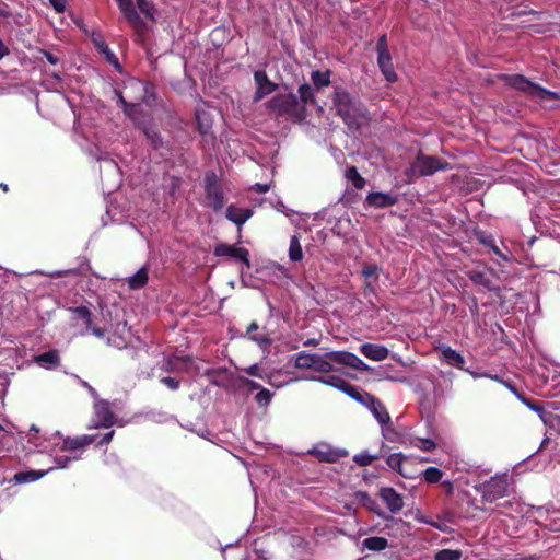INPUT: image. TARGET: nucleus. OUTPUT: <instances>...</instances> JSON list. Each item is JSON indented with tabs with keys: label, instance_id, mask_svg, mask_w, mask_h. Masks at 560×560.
Wrapping results in <instances>:
<instances>
[{
	"label": "nucleus",
	"instance_id": "obj_1",
	"mask_svg": "<svg viewBox=\"0 0 560 560\" xmlns=\"http://www.w3.org/2000/svg\"><path fill=\"white\" fill-rule=\"evenodd\" d=\"M332 104L336 115L351 131H359L370 122L369 113L364 104L355 100L342 86H336L332 94Z\"/></svg>",
	"mask_w": 560,
	"mask_h": 560
},
{
	"label": "nucleus",
	"instance_id": "obj_2",
	"mask_svg": "<svg viewBox=\"0 0 560 560\" xmlns=\"http://www.w3.org/2000/svg\"><path fill=\"white\" fill-rule=\"evenodd\" d=\"M478 462L472 458H459L457 455V472L465 470L468 476L472 477L474 488L481 494L482 501L492 503L501 498L508 497L510 493V476L508 474L495 475L488 481L476 485V469Z\"/></svg>",
	"mask_w": 560,
	"mask_h": 560
},
{
	"label": "nucleus",
	"instance_id": "obj_3",
	"mask_svg": "<svg viewBox=\"0 0 560 560\" xmlns=\"http://www.w3.org/2000/svg\"><path fill=\"white\" fill-rule=\"evenodd\" d=\"M334 363L352 368L358 371H366L369 366L358 355L349 351H329L324 354L315 353L313 370L318 373L336 371Z\"/></svg>",
	"mask_w": 560,
	"mask_h": 560
},
{
	"label": "nucleus",
	"instance_id": "obj_4",
	"mask_svg": "<svg viewBox=\"0 0 560 560\" xmlns=\"http://www.w3.org/2000/svg\"><path fill=\"white\" fill-rule=\"evenodd\" d=\"M266 106L277 118L285 116L294 122H302L307 116L306 108L301 105L298 96L293 93L277 94Z\"/></svg>",
	"mask_w": 560,
	"mask_h": 560
},
{
	"label": "nucleus",
	"instance_id": "obj_5",
	"mask_svg": "<svg viewBox=\"0 0 560 560\" xmlns=\"http://www.w3.org/2000/svg\"><path fill=\"white\" fill-rule=\"evenodd\" d=\"M506 83L517 91L525 93L532 98H538L541 101H555L559 96L556 92L547 90L546 88L529 81L523 74H512L506 78Z\"/></svg>",
	"mask_w": 560,
	"mask_h": 560
},
{
	"label": "nucleus",
	"instance_id": "obj_6",
	"mask_svg": "<svg viewBox=\"0 0 560 560\" xmlns=\"http://www.w3.org/2000/svg\"><path fill=\"white\" fill-rule=\"evenodd\" d=\"M206 206L219 212L225 205V195L221 179L213 171H208L203 178Z\"/></svg>",
	"mask_w": 560,
	"mask_h": 560
},
{
	"label": "nucleus",
	"instance_id": "obj_7",
	"mask_svg": "<svg viewBox=\"0 0 560 560\" xmlns=\"http://www.w3.org/2000/svg\"><path fill=\"white\" fill-rule=\"evenodd\" d=\"M254 80L256 84V91L254 94V102H259L267 95L273 93L278 89V84L269 80L266 71L257 70L254 72Z\"/></svg>",
	"mask_w": 560,
	"mask_h": 560
},
{
	"label": "nucleus",
	"instance_id": "obj_8",
	"mask_svg": "<svg viewBox=\"0 0 560 560\" xmlns=\"http://www.w3.org/2000/svg\"><path fill=\"white\" fill-rule=\"evenodd\" d=\"M213 254L217 257H232L249 266V252L244 247L220 243L214 247Z\"/></svg>",
	"mask_w": 560,
	"mask_h": 560
},
{
	"label": "nucleus",
	"instance_id": "obj_9",
	"mask_svg": "<svg viewBox=\"0 0 560 560\" xmlns=\"http://www.w3.org/2000/svg\"><path fill=\"white\" fill-rule=\"evenodd\" d=\"M69 311L74 315L75 319L83 320L86 330L91 331L95 337L103 338L105 330L101 327L94 326L92 320V312L84 305L70 307Z\"/></svg>",
	"mask_w": 560,
	"mask_h": 560
},
{
	"label": "nucleus",
	"instance_id": "obj_10",
	"mask_svg": "<svg viewBox=\"0 0 560 560\" xmlns=\"http://www.w3.org/2000/svg\"><path fill=\"white\" fill-rule=\"evenodd\" d=\"M137 129L142 131L149 145L153 150H158L163 147V139L161 132L151 120L138 121Z\"/></svg>",
	"mask_w": 560,
	"mask_h": 560
},
{
	"label": "nucleus",
	"instance_id": "obj_11",
	"mask_svg": "<svg viewBox=\"0 0 560 560\" xmlns=\"http://www.w3.org/2000/svg\"><path fill=\"white\" fill-rule=\"evenodd\" d=\"M462 270L475 284L492 290V280L489 277L485 265L478 264L471 269H468L465 265Z\"/></svg>",
	"mask_w": 560,
	"mask_h": 560
},
{
	"label": "nucleus",
	"instance_id": "obj_12",
	"mask_svg": "<svg viewBox=\"0 0 560 560\" xmlns=\"http://www.w3.org/2000/svg\"><path fill=\"white\" fill-rule=\"evenodd\" d=\"M380 498L387 505L393 514H397L404 508L402 497L392 487H383L380 489Z\"/></svg>",
	"mask_w": 560,
	"mask_h": 560
},
{
	"label": "nucleus",
	"instance_id": "obj_13",
	"mask_svg": "<svg viewBox=\"0 0 560 560\" xmlns=\"http://www.w3.org/2000/svg\"><path fill=\"white\" fill-rule=\"evenodd\" d=\"M397 202V196L382 191L370 192L364 200V205L366 207H372L375 209L388 208L396 205Z\"/></svg>",
	"mask_w": 560,
	"mask_h": 560
},
{
	"label": "nucleus",
	"instance_id": "obj_14",
	"mask_svg": "<svg viewBox=\"0 0 560 560\" xmlns=\"http://www.w3.org/2000/svg\"><path fill=\"white\" fill-rule=\"evenodd\" d=\"M95 428H110L116 420V416L106 401H101L95 405Z\"/></svg>",
	"mask_w": 560,
	"mask_h": 560
},
{
	"label": "nucleus",
	"instance_id": "obj_15",
	"mask_svg": "<svg viewBox=\"0 0 560 560\" xmlns=\"http://www.w3.org/2000/svg\"><path fill=\"white\" fill-rule=\"evenodd\" d=\"M254 214V211L249 208H238L235 205H230L226 208L225 217L229 221L233 222L238 228L241 233L242 225Z\"/></svg>",
	"mask_w": 560,
	"mask_h": 560
},
{
	"label": "nucleus",
	"instance_id": "obj_16",
	"mask_svg": "<svg viewBox=\"0 0 560 560\" xmlns=\"http://www.w3.org/2000/svg\"><path fill=\"white\" fill-rule=\"evenodd\" d=\"M442 167L440 159L435 156H419L415 163V170L422 176L432 175Z\"/></svg>",
	"mask_w": 560,
	"mask_h": 560
},
{
	"label": "nucleus",
	"instance_id": "obj_17",
	"mask_svg": "<svg viewBox=\"0 0 560 560\" xmlns=\"http://www.w3.org/2000/svg\"><path fill=\"white\" fill-rule=\"evenodd\" d=\"M360 352L373 361H383L389 355V350L387 347L372 342H365L361 345Z\"/></svg>",
	"mask_w": 560,
	"mask_h": 560
},
{
	"label": "nucleus",
	"instance_id": "obj_18",
	"mask_svg": "<svg viewBox=\"0 0 560 560\" xmlns=\"http://www.w3.org/2000/svg\"><path fill=\"white\" fill-rule=\"evenodd\" d=\"M96 441V435L84 434L81 436L70 438L67 436L62 441L61 451H75L84 448Z\"/></svg>",
	"mask_w": 560,
	"mask_h": 560
},
{
	"label": "nucleus",
	"instance_id": "obj_19",
	"mask_svg": "<svg viewBox=\"0 0 560 560\" xmlns=\"http://www.w3.org/2000/svg\"><path fill=\"white\" fill-rule=\"evenodd\" d=\"M377 65L388 82L397 81L398 77L395 72L389 51L377 54Z\"/></svg>",
	"mask_w": 560,
	"mask_h": 560
},
{
	"label": "nucleus",
	"instance_id": "obj_20",
	"mask_svg": "<svg viewBox=\"0 0 560 560\" xmlns=\"http://www.w3.org/2000/svg\"><path fill=\"white\" fill-rule=\"evenodd\" d=\"M365 406L371 410L373 416L382 425L390 424V416L384 404L378 398L373 396V401H368Z\"/></svg>",
	"mask_w": 560,
	"mask_h": 560
},
{
	"label": "nucleus",
	"instance_id": "obj_21",
	"mask_svg": "<svg viewBox=\"0 0 560 560\" xmlns=\"http://www.w3.org/2000/svg\"><path fill=\"white\" fill-rule=\"evenodd\" d=\"M310 454L314 455L319 462L323 463H336L345 455L338 450H332L329 446L314 447L310 451Z\"/></svg>",
	"mask_w": 560,
	"mask_h": 560
},
{
	"label": "nucleus",
	"instance_id": "obj_22",
	"mask_svg": "<svg viewBox=\"0 0 560 560\" xmlns=\"http://www.w3.org/2000/svg\"><path fill=\"white\" fill-rule=\"evenodd\" d=\"M34 361L45 369L56 368L60 364V355L58 350H49L34 358Z\"/></svg>",
	"mask_w": 560,
	"mask_h": 560
},
{
	"label": "nucleus",
	"instance_id": "obj_23",
	"mask_svg": "<svg viewBox=\"0 0 560 560\" xmlns=\"http://www.w3.org/2000/svg\"><path fill=\"white\" fill-rule=\"evenodd\" d=\"M428 523L442 532H452L455 524V514L452 511H445Z\"/></svg>",
	"mask_w": 560,
	"mask_h": 560
},
{
	"label": "nucleus",
	"instance_id": "obj_24",
	"mask_svg": "<svg viewBox=\"0 0 560 560\" xmlns=\"http://www.w3.org/2000/svg\"><path fill=\"white\" fill-rule=\"evenodd\" d=\"M504 385L513 393L515 396L530 410L538 413L540 417L545 413V408L542 404L538 400H533L527 398L523 393H520L514 385L511 383H504Z\"/></svg>",
	"mask_w": 560,
	"mask_h": 560
},
{
	"label": "nucleus",
	"instance_id": "obj_25",
	"mask_svg": "<svg viewBox=\"0 0 560 560\" xmlns=\"http://www.w3.org/2000/svg\"><path fill=\"white\" fill-rule=\"evenodd\" d=\"M502 247H500L497 242L489 249L488 254L491 256V259L498 265L501 261L510 262L513 259L512 252L501 242Z\"/></svg>",
	"mask_w": 560,
	"mask_h": 560
},
{
	"label": "nucleus",
	"instance_id": "obj_26",
	"mask_svg": "<svg viewBox=\"0 0 560 560\" xmlns=\"http://www.w3.org/2000/svg\"><path fill=\"white\" fill-rule=\"evenodd\" d=\"M354 502L374 512L377 515H382L378 503L365 491H357L353 493Z\"/></svg>",
	"mask_w": 560,
	"mask_h": 560
},
{
	"label": "nucleus",
	"instance_id": "obj_27",
	"mask_svg": "<svg viewBox=\"0 0 560 560\" xmlns=\"http://www.w3.org/2000/svg\"><path fill=\"white\" fill-rule=\"evenodd\" d=\"M127 22L135 31L136 42L143 43L149 30L148 24L141 19L139 14L127 20Z\"/></svg>",
	"mask_w": 560,
	"mask_h": 560
},
{
	"label": "nucleus",
	"instance_id": "obj_28",
	"mask_svg": "<svg viewBox=\"0 0 560 560\" xmlns=\"http://www.w3.org/2000/svg\"><path fill=\"white\" fill-rule=\"evenodd\" d=\"M308 380L316 381V382H319L322 384L335 387V388L339 389L342 393L346 392V388H347V386L349 384L347 381H345L343 378H341L339 376H336V375L312 376Z\"/></svg>",
	"mask_w": 560,
	"mask_h": 560
},
{
	"label": "nucleus",
	"instance_id": "obj_29",
	"mask_svg": "<svg viewBox=\"0 0 560 560\" xmlns=\"http://www.w3.org/2000/svg\"><path fill=\"white\" fill-rule=\"evenodd\" d=\"M299 96H300V103L301 105H304L306 108V105H317V100L314 93V89L307 83H302L299 89Z\"/></svg>",
	"mask_w": 560,
	"mask_h": 560
},
{
	"label": "nucleus",
	"instance_id": "obj_30",
	"mask_svg": "<svg viewBox=\"0 0 560 560\" xmlns=\"http://www.w3.org/2000/svg\"><path fill=\"white\" fill-rule=\"evenodd\" d=\"M93 43L97 49V51L104 55L105 59L114 65L116 68H120L119 60L117 56L110 50L108 45L103 39L93 38Z\"/></svg>",
	"mask_w": 560,
	"mask_h": 560
},
{
	"label": "nucleus",
	"instance_id": "obj_31",
	"mask_svg": "<svg viewBox=\"0 0 560 560\" xmlns=\"http://www.w3.org/2000/svg\"><path fill=\"white\" fill-rule=\"evenodd\" d=\"M137 83L142 86L143 91L141 102L149 106H152L158 97L155 92V84L150 81H138Z\"/></svg>",
	"mask_w": 560,
	"mask_h": 560
},
{
	"label": "nucleus",
	"instance_id": "obj_32",
	"mask_svg": "<svg viewBox=\"0 0 560 560\" xmlns=\"http://www.w3.org/2000/svg\"><path fill=\"white\" fill-rule=\"evenodd\" d=\"M345 394L354 399L355 401L365 406L368 401H373V395L368 392L361 390L352 384H348Z\"/></svg>",
	"mask_w": 560,
	"mask_h": 560
},
{
	"label": "nucleus",
	"instance_id": "obj_33",
	"mask_svg": "<svg viewBox=\"0 0 560 560\" xmlns=\"http://www.w3.org/2000/svg\"><path fill=\"white\" fill-rule=\"evenodd\" d=\"M363 548L371 551H382L388 547V540L385 537L372 536L362 541Z\"/></svg>",
	"mask_w": 560,
	"mask_h": 560
},
{
	"label": "nucleus",
	"instance_id": "obj_34",
	"mask_svg": "<svg viewBox=\"0 0 560 560\" xmlns=\"http://www.w3.org/2000/svg\"><path fill=\"white\" fill-rule=\"evenodd\" d=\"M330 75H331L330 70H326L324 72L320 70L312 71L311 80L314 84V88L316 90H320L325 86L330 85V83H331Z\"/></svg>",
	"mask_w": 560,
	"mask_h": 560
},
{
	"label": "nucleus",
	"instance_id": "obj_35",
	"mask_svg": "<svg viewBox=\"0 0 560 560\" xmlns=\"http://www.w3.org/2000/svg\"><path fill=\"white\" fill-rule=\"evenodd\" d=\"M472 240L482 245L487 254L492 245L497 242L492 234L477 229L472 231Z\"/></svg>",
	"mask_w": 560,
	"mask_h": 560
},
{
	"label": "nucleus",
	"instance_id": "obj_36",
	"mask_svg": "<svg viewBox=\"0 0 560 560\" xmlns=\"http://www.w3.org/2000/svg\"><path fill=\"white\" fill-rule=\"evenodd\" d=\"M148 271L145 268H140L133 276L128 279V285L131 290H139L148 282Z\"/></svg>",
	"mask_w": 560,
	"mask_h": 560
},
{
	"label": "nucleus",
	"instance_id": "obj_37",
	"mask_svg": "<svg viewBox=\"0 0 560 560\" xmlns=\"http://www.w3.org/2000/svg\"><path fill=\"white\" fill-rule=\"evenodd\" d=\"M258 324L256 322H252L247 329L246 334L248 335V338L258 343L259 346H269L271 343V338L267 335H260V334H253L258 329Z\"/></svg>",
	"mask_w": 560,
	"mask_h": 560
},
{
	"label": "nucleus",
	"instance_id": "obj_38",
	"mask_svg": "<svg viewBox=\"0 0 560 560\" xmlns=\"http://www.w3.org/2000/svg\"><path fill=\"white\" fill-rule=\"evenodd\" d=\"M314 357L315 353H306L305 351H301L294 355V366L300 370H313Z\"/></svg>",
	"mask_w": 560,
	"mask_h": 560
},
{
	"label": "nucleus",
	"instance_id": "obj_39",
	"mask_svg": "<svg viewBox=\"0 0 560 560\" xmlns=\"http://www.w3.org/2000/svg\"><path fill=\"white\" fill-rule=\"evenodd\" d=\"M346 178L352 183L357 189H363L366 180L363 178L355 166H349L345 172Z\"/></svg>",
	"mask_w": 560,
	"mask_h": 560
},
{
	"label": "nucleus",
	"instance_id": "obj_40",
	"mask_svg": "<svg viewBox=\"0 0 560 560\" xmlns=\"http://www.w3.org/2000/svg\"><path fill=\"white\" fill-rule=\"evenodd\" d=\"M289 258L295 262L303 259V250L299 235H292L290 238Z\"/></svg>",
	"mask_w": 560,
	"mask_h": 560
},
{
	"label": "nucleus",
	"instance_id": "obj_41",
	"mask_svg": "<svg viewBox=\"0 0 560 560\" xmlns=\"http://www.w3.org/2000/svg\"><path fill=\"white\" fill-rule=\"evenodd\" d=\"M44 475H45L44 471H36V470L20 471L14 475L13 479L18 483H25V482L36 481L39 478H42Z\"/></svg>",
	"mask_w": 560,
	"mask_h": 560
},
{
	"label": "nucleus",
	"instance_id": "obj_42",
	"mask_svg": "<svg viewBox=\"0 0 560 560\" xmlns=\"http://www.w3.org/2000/svg\"><path fill=\"white\" fill-rule=\"evenodd\" d=\"M436 351H440V359L447 363L450 366L455 365V350L445 345H439L434 347Z\"/></svg>",
	"mask_w": 560,
	"mask_h": 560
},
{
	"label": "nucleus",
	"instance_id": "obj_43",
	"mask_svg": "<svg viewBox=\"0 0 560 560\" xmlns=\"http://www.w3.org/2000/svg\"><path fill=\"white\" fill-rule=\"evenodd\" d=\"M116 2L126 20H129L138 14L133 0H116Z\"/></svg>",
	"mask_w": 560,
	"mask_h": 560
},
{
	"label": "nucleus",
	"instance_id": "obj_44",
	"mask_svg": "<svg viewBox=\"0 0 560 560\" xmlns=\"http://www.w3.org/2000/svg\"><path fill=\"white\" fill-rule=\"evenodd\" d=\"M405 459L406 457L402 455V453H394L387 457L386 463L393 470L399 472L401 476H406L401 468L402 462Z\"/></svg>",
	"mask_w": 560,
	"mask_h": 560
},
{
	"label": "nucleus",
	"instance_id": "obj_45",
	"mask_svg": "<svg viewBox=\"0 0 560 560\" xmlns=\"http://www.w3.org/2000/svg\"><path fill=\"white\" fill-rule=\"evenodd\" d=\"M122 110H124V114L131 119V121L136 128H137L138 121H144V119H142L140 117V115L142 114V110L140 109L138 104L132 103L129 105V107H126Z\"/></svg>",
	"mask_w": 560,
	"mask_h": 560
},
{
	"label": "nucleus",
	"instance_id": "obj_46",
	"mask_svg": "<svg viewBox=\"0 0 560 560\" xmlns=\"http://www.w3.org/2000/svg\"><path fill=\"white\" fill-rule=\"evenodd\" d=\"M443 477V472L438 467H429L423 471V478L429 483H436Z\"/></svg>",
	"mask_w": 560,
	"mask_h": 560
},
{
	"label": "nucleus",
	"instance_id": "obj_47",
	"mask_svg": "<svg viewBox=\"0 0 560 560\" xmlns=\"http://www.w3.org/2000/svg\"><path fill=\"white\" fill-rule=\"evenodd\" d=\"M137 7L140 10V12L150 19L151 21H154V5L150 0H136Z\"/></svg>",
	"mask_w": 560,
	"mask_h": 560
},
{
	"label": "nucleus",
	"instance_id": "obj_48",
	"mask_svg": "<svg viewBox=\"0 0 560 560\" xmlns=\"http://www.w3.org/2000/svg\"><path fill=\"white\" fill-rule=\"evenodd\" d=\"M410 444L417 448H420L425 452H430L435 448L436 444L431 439H422V438H415L411 440Z\"/></svg>",
	"mask_w": 560,
	"mask_h": 560
},
{
	"label": "nucleus",
	"instance_id": "obj_49",
	"mask_svg": "<svg viewBox=\"0 0 560 560\" xmlns=\"http://www.w3.org/2000/svg\"><path fill=\"white\" fill-rule=\"evenodd\" d=\"M377 458L378 455H371L368 452H361L353 456V462L357 465L364 467L371 465Z\"/></svg>",
	"mask_w": 560,
	"mask_h": 560
},
{
	"label": "nucleus",
	"instance_id": "obj_50",
	"mask_svg": "<svg viewBox=\"0 0 560 560\" xmlns=\"http://www.w3.org/2000/svg\"><path fill=\"white\" fill-rule=\"evenodd\" d=\"M196 119H197V125H198V131L202 136L208 135L211 129V124L206 118V113H197Z\"/></svg>",
	"mask_w": 560,
	"mask_h": 560
},
{
	"label": "nucleus",
	"instance_id": "obj_51",
	"mask_svg": "<svg viewBox=\"0 0 560 560\" xmlns=\"http://www.w3.org/2000/svg\"><path fill=\"white\" fill-rule=\"evenodd\" d=\"M272 398V393L267 388H260L255 396V400L260 406H266L270 402Z\"/></svg>",
	"mask_w": 560,
	"mask_h": 560
},
{
	"label": "nucleus",
	"instance_id": "obj_52",
	"mask_svg": "<svg viewBox=\"0 0 560 560\" xmlns=\"http://www.w3.org/2000/svg\"><path fill=\"white\" fill-rule=\"evenodd\" d=\"M160 382L172 390H176L179 387V381L171 376H164Z\"/></svg>",
	"mask_w": 560,
	"mask_h": 560
},
{
	"label": "nucleus",
	"instance_id": "obj_53",
	"mask_svg": "<svg viewBox=\"0 0 560 560\" xmlns=\"http://www.w3.org/2000/svg\"><path fill=\"white\" fill-rule=\"evenodd\" d=\"M435 560H455V550L443 549L435 555Z\"/></svg>",
	"mask_w": 560,
	"mask_h": 560
},
{
	"label": "nucleus",
	"instance_id": "obj_54",
	"mask_svg": "<svg viewBox=\"0 0 560 560\" xmlns=\"http://www.w3.org/2000/svg\"><path fill=\"white\" fill-rule=\"evenodd\" d=\"M376 51H377V54L389 51L388 44H387V36L385 34L378 38V40L376 43Z\"/></svg>",
	"mask_w": 560,
	"mask_h": 560
},
{
	"label": "nucleus",
	"instance_id": "obj_55",
	"mask_svg": "<svg viewBox=\"0 0 560 560\" xmlns=\"http://www.w3.org/2000/svg\"><path fill=\"white\" fill-rule=\"evenodd\" d=\"M72 459H78V458L77 457L71 458L67 455H58L55 457V464L57 465L58 468H66Z\"/></svg>",
	"mask_w": 560,
	"mask_h": 560
},
{
	"label": "nucleus",
	"instance_id": "obj_56",
	"mask_svg": "<svg viewBox=\"0 0 560 560\" xmlns=\"http://www.w3.org/2000/svg\"><path fill=\"white\" fill-rule=\"evenodd\" d=\"M377 270H378V268L376 266L368 265V266H364V268L362 269V275L365 278H370V277L376 276Z\"/></svg>",
	"mask_w": 560,
	"mask_h": 560
},
{
	"label": "nucleus",
	"instance_id": "obj_57",
	"mask_svg": "<svg viewBox=\"0 0 560 560\" xmlns=\"http://www.w3.org/2000/svg\"><path fill=\"white\" fill-rule=\"evenodd\" d=\"M0 16L4 19H9L12 16V12L9 9V5L2 0H0Z\"/></svg>",
	"mask_w": 560,
	"mask_h": 560
},
{
	"label": "nucleus",
	"instance_id": "obj_58",
	"mask_svg": "<svg viewBox=\"0 0 560 560\" xmlns=\"http://www.w3.org/2000/svg\"><path fill=\"white\" fill-rule=\"evenodd\" d=\"M49 2L58 13H62L66 10L65 0H49Z\"/></svg>",
	"mask_w": 560,
	"mask_h": 560
},
{
	"label": "nucleus",
	"instance_id": "obj_59",
	"mask_svg": "<svg viewBox=\"0 0 560 560\" xmlns=\"http://www.w3.org/2000/svg\"><path fill=\"white\" fill-rule=\"evenodd\" d=\"M245 372L252 376L262 377L261 373H260V368L258 364H253V365L248 366L247 369H245Z\"/></svg>",
	"mask_w": 560,
	"mask_h": 560
},
{
	"label": "nucleus",
	"instance_id": "obj_60",
	"mask_svg": "<svg viewBox=\"0 0 560 560\" xmlns=\"http://www.w3.org/2000/svg\"><path fill=\"white\" fill-rule=\"evenodd\" d=\"M43 55L50 65L55 66L59 62V58L49 50H43Z\"/></svg>",
	"mask_w": 560,
	"mask_h": 560
},
{
	"label": "nucleus",
	"instance_id": "obj_61",
	"mask_svg": "<svg viewBox=\"0 0 560 560\" xmlns=\"http://www.w3.org/2000/svg\"><path fill=\"white\" fill-rule=\"evenodd\" d=\"M115 434L114 430H110L109 432L105 433L103 438L97 442V446H102L104 444H107L112 441L113 436Z\"/></svg>",
	"mask_w": 560,
	"mask_h": 560
},
{
	"label": "nucleus",
	"instance_id": "obj_62",
	"mask_svg": "<svg viewBox=\"0 0 560 560\" xmlns=\"http://www.w3.org/2000/svg\"><path fill=\"white\" fill-rule=\"evenodd\" d=\"M468 503V493L464 490L457 492V505L462 506L464 503Z\"/></svg>",
	"mask_w": 560,
	"mask_h": 560
},
{
	"label": "nucleus",
	"instance_id": "obj_63",
	"mask_svg": "<svg viewBox=\"0 0 560 560\" xmlns=\"http://www.w3.org/2000/svg\"><path fill=\"white\" fill-rule=\"evenodd\" d=\"M243 381L248 386L249 390H255V389H259L260 390V388H262L259 383H257V382H255L253 380L243 378Z\"/></svg>",
	"mask_w": 560,
	"mask_h": 560
},
{
	"label": "nucleus",
	"instance_id": "obj_64",
	"mask_svg": "<svg viewBox=\"0 0 560 560\" xmlns=\"http://www.w3.org/2000/svg\"><path fill=\"white\" fill-rule=\"evenodd\" d=\"M254 189L259 194H265L270 189V186L268 184H259L257 183L254 187Z\"/></svg>",
	"mask_w": 560,
	"mask_h": 560
}]
</instances>
